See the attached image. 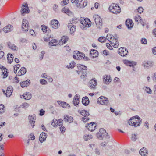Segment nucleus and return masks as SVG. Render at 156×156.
Returning <instances> with one entry per match:
<instances>
[{
	"label": "nucleus",
	"instance_id": "obj_1",
	"mask_svg": "<svg viewBox=\"0 0 156 156\" xmlns=\"http://www.w3.org/2000/svg\"><path fill=\"white\" fill-rule=\"evenodd\" d=\"M96 136L100 140H105L104 142L101 143V145L102 147L105 146L110 140L109 136L106 132V131L103 128H101L99 129V132L96 134Z\"/></svg>",
	"mask_w": 156,
	"mask_h": 156
},
{
	"label": "nucleus",
	"instance_id": "obj_2",
	"mask_svg": "<svg viewBox=\"0 0 156 156\" xmlns=\"http://www.w3.org/2000/svg\"><path fill=\"white\" fill-rule=\"evenodd\" d=\"M79 22L82 25L80 26L81 28L83 30H85L86 28L90 27L91 24V22L87 18L85 19L81 18Z\"/></svg>",
	"mask_w": 156,
	"mask_h": 156
},
{
	"label": "nucleus",
	"instance_id": "obj_3",
	"mask_svg": "<svg viewBox=\"0 0 156 156\" xmlns=\"http://www.w3.org/2000/svg\"><path fill=\"white\" fill-rule=\"evenodd\" d=\"M109 9L111 12L116 14L119 13L121 12V9L117 4H113L111 5Z\"/></svg>",
	"mask_w": 156,
	"mask_h": 156
},
{
	"label": "nucleus",
	"instance_id": "obj_4",
	"mask_svg": "<svg viewBox=\"0 0 156 156\" xmlns=\"http://www.w3.org/2000/svg\"><path fill=\"white\" fill-rule=\"evenodd\" d=\"M141 122L142 120H140V121L137 120L134 116L130 118L128 123L130 126L137 127L140 126Z\"/></svg>",
	"mask_w": 156,
	"mask_h": 156
},
{
	"label": "nucleus",
	"instance_id": "obj_5",
	"mask_svg": "<svg viewBox=\"0 0 156 156\" xmlns=\"http://www.w3.org/2000/svg\"><path fill=\"white\" fill-rule=\"evenodd\" d=\"M93 18L98 28L101 29L102 26V21L101 17L98 15H95Z\"/></svg>",
	"mask_w": 156,
	"mask_h": 156
},
{
	"label": "nucleus",
	"instance_id": "obj_6",
	"mask_svg": "<svg viewBox=\"0 0 156 156\" xmlns=\"http://www.w3.org/2000/svg\"><path fill=\"white\" fill-rule=\"evenodd\" d=\"M109 102L108 98L103 96H101L98 99L97 103L98 104L104 105H107Z\"/></svg>",
	"mask_w": 156,
	"mask_h": 156
},
{
	"label": "nucleus",
	"instance_id": "obj_7",
	"mask_svg": "<svg viewBox=\"0 0 156 156\" xmlns=\"http://www.w3.org/2000/svg\"><path fill=\"white\" fill-rule=\"evenodd\" d=\"M77 2L76 6L79 8H81L84 7L87 5V0H79Z\"/></svg>",
	"mask_w": 156,
	"mask_h": 156
},
{
	"label": "nucleus",
	"instance_id": "obj_8",
	"mask_svg": "<svg viewBox=\"0 0 156 156\" xmlns=\"http://www.w3.org/2000/svg\"><path fill=\"white\" fill-rule=\"evenodd\" d=\"M118 53L121 56L124 57L127 55L128 51L126 48L122 47L119 49Z\"/></svg>",
	"mask_w": 156,
	"mask_h": 156
},
{
	"label": "nucleus",
	"instance_id": "obj_9",
	"mask_svg": "<svg viewBox=\"0 0 156 156\" xmlns=\"http://www.w3.org/2000/svg\"><path fill=\"white\" fill-rule=\"evenodd\" d=\"M29 27V24L28 21L25 19H23L22 23V30L26 32L28 31Z\"/></svg>",
	"mask_w": 156,
	"mask_h": 156
},
{
	"label": "nucleus",
	"instance_id": "obj_10",
	"mask_svg": "<svg viewBox=\"0 0 156 156\" xmlns=\"http://www.w3.org/2000/svg\"><path fill=\"white\" fill-rule=\"evenodd\" d=\"M97 125L94 122H90L86 124V127L89 130L92 131H94L96 129Z\"/></svg>",
	"mask_w": 156,
	"mask_h": 156
},
{
	"label": "nucleus",
	"instance_id": "obj_11",
	"mask_svg": "<svg viewBox=\"0 0 156 156\" xmlns=\"http://www.w3.org/2000/svg\"><path fill=\"white\" fill-rule=\"evenodd\" d=\"M29 10L27 4L23 5L22 7V10L21 11V14L24 16L25 13H28L29 12Z\"/></svg>",
	"mask_w": 156,
	"mask_h": 156
},
{
	"label": "nucleus",
	"instance_id": "obj_12",
	"mask_svg": "<svg viewBox=\"0 0 156 156\" xmlns=\"http://www.w3.org/2000/svg\"><path fill=\"white\" fill-rule=\"evenodd\" d=\"M97 85V82L96 80L92 79L90 80L89 87L91 89H96Z\"/></svg>",
	"mask_w": 156,
	"mask_h": 156
},
{
	"label": "nucleus",
	"instance_id": "obj_13",
	"mask_svg": "<svg viewBox=\"0 0 156 156\" xmlns=\"http://www.w3.org/2000/svg\"><path fill=\"white\" fill-rule=\"evenodd\" d=\"M110 42L114 48H118L119 42L118 38H115V37H114L113 39L110 40Z\"/></svg>",
	"mask_w": 156,
	"mask_h": 156
},
{
	"label": "nucleus",
	"instance_id": "obj_14",
	"mask_svg": "<svg viewBox=\"0 0 156 156\" xmlns=\"http://www.w3.org/2000/svg\"><path fill=\"white\" fill-rule=\"evenodd\" d=\"M35 115H34L29 116V122L32 128H33L35 126L34 123L35 122Z\"/></svg>",
	"mask_w": 156,
	"mask_h": 156
},
{
	"label": "nucleus",
	"instance_id": "obj_15",
	"mask_svg": "<svg viewBox=\"0 0 156 156\" xmlns=\"http://www.w3.org/2000/svg\"><path fill=\"white\" fill-rule=\"evenodd\" d=\"M50 25L53 28L57 29L59 27L60 24L57 20L55 19L51 21Z\"/></svg>",
	"mask_w": 156,
	"mask_h": 156
},
{
	"label": "nucleus",
	"instance_id": "obj_16",
	"mask_svg": "<svg viewBox=\"0 0 156 156\" xmlns=\"http://www.w3.org/2000/svg\"><path fill=\"white\" fill-rule=\"evenodd\" d=\"M103 82L106 84H108L112 81L110 75H105L103 76Z\"/></svg>",
	"mask_w": 156,
	"mask_h": 156
},
{
	"label": "nucleus",
	"instance_id": "obj_17",
	"mask_svg": "<svg viewBox=\"0 0 156 156\" xmlns=\"http://www.w3.org/2000/svg\"><path fill=\"white\" fill-rule=\"evenodd\" d=\"M154 63L151 61H144L142 64L143 66L145 68H148L149 67H152L154 65Z\"/></svg>",
	"mask_w": 156,
	"mask_h": 156
},
{
	"label": "nucleus",
	"instance_id": "obj_18",
	"mask_svg": "<svg viewBox=\"0 0 156 156\" xmlns=\"http://www.w3.org/2000/svg\"><path fill=\"white\" fill-rule=\"evenodd\" d=\"M123 63L126 65L130 67L135 66L136 64V62H135L129 61L126 60H124Z\"/></svg>",
	"mask_w": 156,
	"mask_h": 156
},
{
	"label": "nucleus",
	"instance_id": "obj_19",
	"mask_svg": "<svg viewBox=\"0 0 156 156\" xmlns=\"http://www.w3.org/2000/svg\"><path fill=\"white\" fill-rule=\"evenodd\" d=\"M74 54L77 55V60H80L84 58L85 55L82 53L78 51H74Z\"/></svg>",
	"mask_w": 156,
	"mask_h": 156
},
{
	"label": "nucleus",
	"instance_id": "obj_20",
	"mask_svg": "<svg viewBox=\"0 0 156 156\" xmlns=\"http://www.w3.org/2000/svg\"><path fill=\"white\" fill-rule=\"evenodd\" d=\"M148 152L147 149L144 147H143L139 151L140 154L143 156H147L148 154Z\"/></svg>",
	"mask_w": 156,
	"mask_h": 156
},
{
	"label": "nucleus",
	"instance_id": "obj_21",
	"mask_svg": "<svg viewBox=\"0 0 156 156\" xmlns=\"http://www.w3.org/2000/svg\"><path fill=\"white\" fill-rule=\"evenodd\" d=\"M13 91L12 87V86H9L7 87L6 93H5L7 97H9L12 94Z\"/></svg>",
	"mask_w": 156,
	"mask_h": 156
},
{
	"label": "nucleus",
	"instance_id": "obj_22",
	"mask_svg": "<svg viewBox=\"0 0 156 156\" xmlns=\"http://www.w3.org/2000/svg\"><path fill=\"white\" fill-rule=\"evenodd\" d=\"M79 97L80 95L78 94H76L73 100V104L75 106H76L78 105L79 103Z\"/></svg>",
	"mask_w": 156,
	"mask_h": 156
},
{
	"label": "nucleus",
	"instance_id": "obj_23",
	"mask_svg": "<svg viewBox=\"0 0 156 156\" xmlns=\"http://www.w3.org/2000/svg\"><path fill=\"white\" fill-rule=\"evenodd\" d=\"M47 137V134L45 133L42 132L40 136L39 140L41 143H42L45 140Z\"/></svg>",
	"mask_w": 156,
	"mask_h": 156
},
{
	"label": "nucleus",
	"instance_id": "obj_24",
	"mask_svg": "<svg viewBox=\"0 0 156 156\" xmlns=\"http://www.w3.org/2000/svg\"><path fill=\"white\" fill-rule=\"evenodd\" d=\"M13 27L11 25H8L3 29V30L5 32L7 33L13 30Z\"/></svg>",
	"mask_w": 156,
	"mask_h": 156
},
{
	"label": "nucleus",
	"instance_id": "obj_25",
	"mask_svg": "<svg viewBox=\"0 0 156 156\" xmlns=\"http://www.w3.org/2000/svg\"><path fill=\"white\" fill-rule=\"evenodd\" d=\"M57 102L60 105L64 108H69L70 107V105L66 102L61 101H58Z\"/></svg>",
	"mask_w": 156,
	"mask_h": 156
},
{
	"label": "nucleus",
	"instance_id": "obj_26",
	"mask_svg": "<svg viewBox=\"0 0 156 156\" xmlns=\"http://www.w3.org/2000/svg\"><path fill=\"white\" fill-rule=\"evenodd\" d=\"M126 25L128 29H131L133 27V23L132 20L128 19L126 22Z\"/></svg>",
	"mask_w": 156,
	"mask_h": 156
},
{
	"label": "nucleus",
	"instance_id": "obj_27",
	"mask_svg": "<svg viewBox=\"0 0 156 156\" xmlns=\"http://www.w3.org/2000/svg\"><path fill=\"white\" fill-rule=\"evenodd\" d=\"M30 80L29 79H27L26 81H24L20 83V85L21 87L23 88L24 87H27L30 84Z\"/></svg>",
	"mask_w": 156,
	"mask_h": 156
},
{
	"label": "nucleus",
	"instance_id": "obj_28",
	"mask_svg": "<svg viewBox=\"0 0 156 156\" xmlns=\"http://www.w3.org/2000/svg\"><path fill=\"white\" fill-rule=\"evenodd\" d=\"M68 40V37L67 36H63L61 40H60L59 43V44L61 45L63 44V43H66Z\"/></svg>",
	"mask_w": 156,
	"mask_h": 156
},
{
	"label": "nucleus",
	"instance_id": "obj_29",
	"mask_svg": "<svg viewBox=\"0 0 156 156\" xmlns=\"http://www.w3.org/2000/svg\"><path fill=\"white\" fill-rule=\"evenodd\" d=\"M90 56H91L93 58H94L98 56V52L97 50L92 49L90 52Z\"/></svg>",
	"mask_w": 156,
	"mask_h": 156
},
{
	"label": "nucleus",
	"instance_id": "obj_30",
	"mask_svg": "<svg viewBox=\"0 0 156 156\" xmlns=\"http://www.w3.org/2000/svg\"><path fill=\"white\" fill-rule=\"evenodd\" d=\"M68 28L70 29L71 34L74 33L76 29V26L72 23H69L68 25Z\"/></svg>",
	"mask_w": 156,
	"mask_h": 156
},
{
	"label": "nucleus",
	"instance_id": "obj_31",
	"mask_svg": "<svg viewBox=\"0 0 156 156\" xmlns=\"http://www.w3.org/2000/svg\"><path fill=\"white\" fill-rule=\"evenodd\" d=\"M26 72V70L25 68L24 67H22L20 70L17 73L18 76H21L22 75H24Z\"/></svg>",
	"mask_w": 156,
	"mask_h": 156
},
{
	"label": "nucleus",
	"instance_id": "obj_32",
	"mask_svg": "<svg viewBox=\"0 0 156 156\" xmlns=\"http://www.w3.org/2000/svg\"><path fill=\"white\" fill-rule=\"evenodd\" d=\"M82 102L83 105L86 106L89 104V101L88 97L86 96L83 98Z\"/></svg>",
	"mask_w": 156,
	"mask_h": 156
},
{
	"label": "nucleus",
	"instance_id": "obj_33",
	"mask_svg": "<svg viewBox=\"0 0 156 156\" xmlns=\"http://www.w3.org/2000/svg\"><path fill=\"white\" fill-rule=\"evenodd\" d=\"M78 112L80 113V114L85 117H87L89 115V113L85 110H79Z\"/></svg>",
	"mask_w": 156,
	"mask_h": 156
},
{
	"label": "nucleus",
	"instance_id": "obj_34",
	"mask_svg": "<svg viewBox=\"0 0 156 156\" xmlns=\"http://www.w3.org/2000/svg\"><path fill=\"white\" fill-rule=\"evenodd\" d=\"M2 67V75H3V78H6L8 75L7 69L4 67Z\"/></svg>",
	"mask_w": 156,
	"mask_h": 156
},
{
	"label": "nucleus",
	"instance_id": "obj_35",
	"mask_svg": "<svg viewBox=\"0 0 156 156\" xmlns=\"http://www.w3.org/2000/svg\"><path fill=\"white\" fill-rule=\"evenodd\" d=\"M8 45L9 48L13 50L16 51L18 49V48L17 46H15L14 44H12L10 42H8Z\"/></svg>",
	"mask_w": 156,
	"mask_h": 156
},
{
	"label": "nucleus",
	"instance_id": "obj_36",
	"mask_svg": "<svg viewBox=\"0 0 156 156\" xmlns=\"http://www.w3.org/2000/svg\"><path fill=\"white\" fill-rule=\"evenodd\" d=\"M22 96L23 98L27 100L30 99L31 98V94L30 93H24Z\"/></svg>",
	"mask_w": 156,
	"mask_h": 156
},
{
	"label": "nucleus",
	"instance_id": "obj_37",
	"mask_svg": "<svg viewBox=\"0 0 156 156\" xmlns=\"http://www.w3.org/2000/svg\"><path fill=\"white\" fill-rule=\"evenodd\" d=\"M7 56L8 62L11 64L13 61L14 56L12 54H8Z\"/></svg>",
	"mask_w": 156,
	"mask_h": 156
},
{
	"label": "nucleus",
	"instance_id": "obj_38",
	"mask_svg": "<svg viewBox=\"0 0 156 156\" xmlns=\"http://www.w3.org/2000/svg\"><path fill=\"white\" fill-rule=\"evenodd\" d=\"M77 68L79 70L81 71L87 70V67L83 65L79 64L77 66Z\"/></svg>",
	"mask_w": 156,
	"mask_h": 156
},
{
	"label": "nucleus",
	"instance_id": "obj_39",
	"mask_svg": "<svg viewBox=\"0 0 156 156\" xmlns=\"http://www.w3.org/2000/svg\"><path fill=\"white\" fill-rule=\"evenodd\" d=\"M135 20L136 22H137V24H138L139 23L141 22L142 19L139 16H136L134 17Z\"/></svg>",
	"mask_w": 156,
	"mask_h": 156
},
{
	"label": "nucleus",
	"instance_id": "obj_40",
	"mask_svg": "<svg viewBox=\"0 0 156 156\" xmlns=\"http://www.w3.org/2000/svg\"><path fill=\"white\" fill-rule=\"evenodd\" d=\"M79 21L80 20H79L77 18L74 17L70 21L71 23H72V24H73V23L76 24V23H78V22H79Z\"/></svg>",
	"mask_w": 156,
	"mask_h": 156
},
{
	"label": "nucleus",
	"instance_id": "obj_41",
	"mask_svg": "<svg viewBox=\"0 0 156 156\" xmlns=\"http://www.w3.org/2000/svg\"><path fill=\"white\" fill-rule=\"evenodd\" d=\"M57 41L55 39H53L51 40L49 42V45L51 46H56V42Z\"/></svg>",
	"mask_w": 156,
	"mask_h": 156
},
{
	"label": "nucleus",
	"instance_id": "obj_42",
	"mask_svg": "<svg viewBox=\"0 0 156 156\" xmlns=\"http://www.w3.org/2000/svg\"><path fill=\"white\" fill-rule=\"evenodd\" d=\"M92 138V136L91 135L86 134L84 137V139L85 140H88Z\"/></svg>",
	"mask_w": 156,
	"mask_h": 156
},
{
	"label": "nucleus",
	"instance_id": "obj_43",
	"mask_svg": "<svg viewBox=\"0 0 156 156\" xmlns=\"http://www.w3.org/2000/svg\"><path fill=\"white\" fill-rule=\"evenodd\" d=\"M81 73L82 75L80 76V77L82 79H84L87 76V73L86 70L82 71Z\"/></svg>",
	"mask_w": 156,
	"mask_h": 156
},
{
	"label": "nucleus",
	"instance_id": "obj_44",
	"mask_svg": "<svg viewBox=\"0 0 156 156\" xmlns=\"http://www.w3.org/2000/svg\"><path fill=\"white\" fill-rule=\"evenodd\" d=\"M5 110V109L4 105L2 104L0 105V113H4Z\"/></svg>",
	"mask_w": 156,
	"mask_h": 156
},
{
	"label": "nucleus",
	"instance_id": "obj_45",
	"mask_svg": "<svg viewBox=\"0 0 156 156\" xmlns=\"http://www.w3.org/2000/svg\"><path fill=\"white\" fill-rule=\"evenodd\" d=\"M98 40L101 42H104L106 41V38L104 37H101L98 38Z\"/></svg>",
	"mask_w": 156,
	"mask_h": 156
},
{
	"label": "nucleus",
	"instance_id": "obj_46",
	"mask_svg": "<svg viewBox=\"0 0 156 156\" xmlns=\"http://www.w3.org/2000/svg\"><path fill=\"white\" fill-rule=\"evenodd\" d=\"M113 38L114 36H113L112 35L109 34H107L106 36V38L109 42L110 40H112V39H113Z\"/></svg>",
	"mask_w": 156,
	"mask_h": 156
},
{
	"label": "nucleus",
	"instance_id": "obj_47",
	"mask_svg": "<svg viewBox=\"0 0 156 156\" xmlns=\"http://www.w3.org/2000/svg\"><path fill=\"white\" fill-rule=\"evenodd\" d=\"M137 135L135 134H132L131 136V140L132 141H135L137 139Z\"/></svg>",
	"mask_w": 156,
	"mask_h": 156
},
{
	"label": "nucleus",
	"instance_id": "obj_48",
	"mask_svg": "<svg viewBox=\"0 0 156 156\" xmlns=\"http://www.w3.org/2000/svg\"><path fill=\"white\" fill-rule=\"evenodd\" d=\"M145 90L147 92V93L149 94H151L152 92V90L149 87H145Z\"/></svg>",
	"mask_w": 156,
	"mask_h": 156
},
{
	"label": "nucleus",
	"instance_id": "obj_49",
	"mask_svg": "<svg viewBox=\"0 0 156 156\" xmlns=\"http://www.w3.org/2000/svg\"><path fill=\"white\" fill-rule=\"evenodd\" d=\"M75 64L76 63L75 62H72L71 63H70V67L68 66H66V67L68 68H73L74 67V66L75 65Z\"/></svg>",
	"mask_w": 156,
	"mask_h": 156
},
{
	"label": "nucleus",
	"instance_id": "obj_50",
	"mask_svg": "<svg viewBox=\"0 0 156 156\" xmlns=\"http://www.w3.org/2000/svg\"><path fill=\"white\" fill-rule=\"evenodd\" d=\"M40 83L42 85H45L47 83V81L44 79H41L40 80Z\"/></svg>",
	"mask_w": 156,
	"mask_h": 156
},
{
	"label": "nucleus",
	"instance_id": "obj_51",
	"mask_svg": "<svg viewBox=\"0 0 156 156\" xmlns=\"http://www.w3.org/2000/svg\"><path fill=\"white\" fill-rule=\"evenodd\" d=\"M56 121L57 120L56 119H54L52 120V121L51 122V125L54 127L57 126V125L55 122H56Z\"/></svg>",
	"mask_w": 156,
	"mask_h": 156
},
{
	"label": "nucleus",
	"instance_id": "obj_52",
	"mask_svg": "<svg viewBox=\"0 0 156 156\" xmlns=\"http://www.w3.org/2000/svg\"><path fill=\"white\" fill-rule=\"evenodd\" d=\"M42 27V30L43 31V32L44 33H46L47 31V27H46V26L44 25V26H41Z\"/></svg>",
	"mask_w": 156,
	"mask_h": 156
},
{
	"label": "nucleus",
	"instance_id": "obj_53",
	"mask_svg": "<svg viewBox=\"0 0 156 156\" xmlns=\"http://www.w3.org/2000/svg\"><path fill=\"white\" fill-rule=\"evenodd\" d=\"M44 54L45 52L44 51H42L41 52L40 55L39 56V59L40 60H42L43 59Z\"/></svg>",
	"mask_w": 156,
	"mask_h": 156
},
{
	"label": "nucleus",
	"instance_id": "obj_54",
	"mask_svg": "<svg viewBox=\"0 0 156 156\" xmlns=\"http://www.w3.org/2000/svg\"><path fill=\"white\" fill-rule=\"evenodd\" d=\"M141 42L142 44H147V40L145 38H142Z\"/></svg>",
	"mask_w": 156,
	"mask_h": 156
},
{
	"label": "nucleus",
	"instance_id": "obj_55",
	"mask_svg": "<svg viewBox=\"0 0 156 156\" xmlns=\"http://www.w3.org/2000/svg\"><path fill=\"white\" fill-rule=\"evenodd\" d=\"M67 118H68L67 121L69 122H71L73 121V119L72 117L71 116L69 117L68 115H67Z\"/></svg>",
	"mask_w": 156,
	"mask_h": 156
},
{
	"label": "nucleus",
	"instance_id": "obj_56",
	"mask_svg": "<svg viewBox=\"0 0 156 156\" xmlns=\"http://www.w3.org/2000/svg\"><path fill=\"white\" fill-rule=\"evenodd\" d=\"M58 122H59L58 123V126H59L60 127L62 126H63V120L61 119H59L58 120Z\"/></svg>",
	"mask_w": 156,
	"mask_h": 156
},
{
	"label": "nucleus",
	"instance_id": "obj_57",
	"mask_svg": "<svg viewBox=\"0 0 156 156\" xmlns=\"http://www.w3.org/2000/svg\"><path fill=\"white\" fill-rule=\"evenodd\" d=\"M29 105L28 104L26 103H23L22 104L23 107L24 108H27L29 107Z\"/></svg>",
	"mask_w": 156,
	"mask_h": 156
},
{
	"label": "nucleus",
	"instance_id": "obj_58",
	"mask_svg": "<svg viewBox=\"0 0 156 156\" xmlns=\"http://www.w3.org/2000/svg\"><path fill=\"white\" fill-rule=\"evenodd\" d=\"M137 10L140 13H141L143 12V9L142 7H139L138 8Z\"/></svg>",
	"mask_w": 156,
	"mask_h": 156
},
{
	"label": "nucleus",
	"instance_id": "obj_59",
	"mask_svg": "<svg viewBox=\"0 0 156 156\" xmlns=\"http://www.w3.org/2000/svg\"><path fill=\"white\" fill-rule=\"evenodd\" d=\"M106 46L110 50H111L113 48L112 47L111 45L109 43H106Z\"/></svg>",
	"mask_w": 156,
	"mask_h": 156
},
{
	"label": "nucleus",
	"instance_id": "obj_60",
	"mask_svg": "<svg viewBox=\"0 0 156 156\" xmlns=\"http://www.w3.org/2000/svg\"><path fill=\"white\" fill-rule=\"evenodd\" d=\"M78 1H79V0H71V2L73 4H75L76 6L77 3V2Z\"/></svg>",
	"mask_w": 156,
	"mask_h": 156
},
{
	"label": "nucleus",
	"instance_id": "obj_61",
	"mask_svg": "<svg viewBox=\"0 0 156 156\" xmlns=\"http://www.w3.org/2000/svg\"><path fill=\"white\" fill-rule=\"evenodd\" d=\"M89 118H88L87 117H83L82 118V120L84 122H87L88 120H89Z\"/></svg>",
	"mask_w": 156,
	"mask_h": 156
},
{
	"label": "nucleus",
	"instance_id": "obj_62",
	"mask_svg": "<svg viewBox=\"0 0 156 156\" xmlns=\"http://www.w3.org/2000/svg\"><path fill=\"white\" fill-rule=\"evenodd\" d=\"M40 115L42 116L44 114L45 111L43 109H41L40 110Z\"/></svg>",
	"mask_w": 156,
	"mask_h": 156
},
{
	"label": "nucleus",
	"instance_id": "obj_63",
	"mask_svg": "<svg viewBox=\"0 0 156 156\" xmlns=\"http://www.w3.org/2000/svg\"><path fill=\"white\" fill-rule=\"evenodd\" d=\"M14 80V82L16 83H18L20 81V80H19L18 78L17 77H15Z\"/></svg>",
	"mask_w": 156,
	"mask_h": 156
},
{
	"label": "nucleus",
	"instance_id": "obj_64",
	"mask_svg": "<svg viewBox=\"0 0 156 156\" xmlns=\"http://www.w3.org/2000/svg\"><path fill=\"white\" fill-rule=\"evenodd\" d=\"M152 52L154 55L156 54V47H154L152 49Z\"/></svg>",
	"mask_w": 156,
	"mask_h": 156
}]
</instances>
